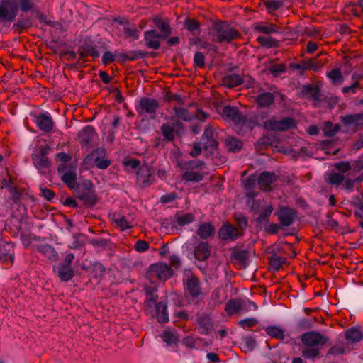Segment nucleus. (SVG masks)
<instances>
[{
  "label": "nucleus",
  "instance_id": "f257e3e1",
  "mask_svg": "<svg viewBox=\"0 0 363 363\" xmlns=\"http://www.w3.org/2000/svg\"><path fill=\"white\" fill-rule=\"evenodd\" d=\"M145 299L144 301L145 313L151 318H157L158 322L165 323L169 321L167 303L165 301L157 302V289L151 286L144 288Z\"/></svg>",
  "mask_w": 363,
  "mask_h": 363
},
{
  "label": "nucleus",
  "instance_id": "f03ea898",
  "mask_svg": "<svg viewBox=\"0 0 363 363\" xmlns=\"http://www.w3.org/2000/svg\"><path fill=\"white\" fill-rule=\"evenodd\" d=\"M23 12L35 9L33 0H19L18 5L16 0L0 1V21L12 22L15 20L18 9Z\"/></svg>",
  "mask_w": 363,
  "mask_h": 363
},
{
  "label": "nucleus",
  "instance_id": "7ed1b4c3",
  "mask_svg": "<svg viewBox=\"0 0 363 363\" xmlns=\"http://www.w3.org/2000/svg\"><path fill=\"white\" fill-rule=\"evenodd\" d=\"M212 40L218 43H230L240 38V33L232 27L228 22L218 21L211 27Z\"/></svg>",
  "mask_w": 363,
  "mask_h": 363
},
{
  "label": "nucleus",
  "instance_id": "20e7f679",
  "mask_svg": "<svg viewBox=\"0 0 363 363\" xmlns=\"http://www.w3.org/2000/svg\"><path fill=\"white\" fill-rule=\"evenodd\" d=\"M184 172L182 178L186 182H199L203 179L205 163L200 160H192L180 164Z\"/></svg>",
  "mask_w": 363,
  "mask_h": 363
},
{
  "label": "nucleus",
  "instance_id": "39448f33",
  "mask_svg": "<svg viewBox=\"0 0 363 363\" xmlns=\"http://www.w3.org/2000/svg\"><path fill=\"white\" fill-rule=\"evenodd\" d=\"M74 192L76 196L87 207H93L99 201L94 184L90 180L81 182L79 185L77 186Z\"/></svg>",
  "mask_w": 363,
  "mask_h": 363
},
{
  "label": "nucleus",
  "instance_id": "423d86ee",
  "mask_svg": "<svg viewBox=\"0 0 363 363\" xmlns=\"http://www.w3.org/2000/svg\"><path fill=\"white\" fill-rule=\"evenodd\" d=\"M184 289L192 301L199 303L203 299L204 294L199 279L193 274H186L184 279Z\"/></svg>",
  "mask_w": 363,
  "mask_h": 363
},
{
  "label": "nucleus",
  "instance_id": "0eeeda50",
  "mask_svg": "<svg viewBox=\"0 0 363 363\" xmlns=\"http://www.w3.org/2000/svg\"><path fill=\"white\" fill-rule=\"evenodd\" d=\"M256 89L255 92L257 95L255 97V101L259 107L269 108L274 104V94L277 92L274 85L265 83L257 85Z\"/></svg>",
  "mask_w": 363,
  "mask_h": 363
},
{
  "label": "nucleus",
  "instance_id": "6e6552de",
  "mask_svg": "<svg viewBox=\"0 0 363 363\" xmlns=\"http://www.w3.org/2000/svg\"><path fill=\"white\" fill-rule=\"evenodd\" d=\"M74 259L73 253H68L65 255L64 260L54 267L55 272L57 274L61 281L67 282L72 279L74 275V269L71 264Z\"/></svg>",
  "mask_w": 363,
  "mask_h": 363
},
{
  "label": "nucleus",
  "instance_id": "1a4fd4ad",
  "mask_svg": "<svg viewBox=\"0 0 363 363\" xmlns=\"http://www.w3.org/2000/svg\"><path fill=\"white\" fill-rule=\"evenodd\" d=\"M296 121L291 117H286L279 121L272 118L264 123V127L266 130L280 132L287 131L296 127Z\"/></svg>",
  "mask_w": 363,
  "mask_h": 363
},
{
  "label": "nucleus",
  "instance_id": "9d476101",
  "mask_svg": "<svg viewBox=\"0 0 363 363\" xmlns=\"http://www.w3.org/2000/svg\"><path fill=\"white\" fill-rule=\"evenodd\" d=\"M136 111L140 116L147 114L152 119L155 118V113L159 108L158 101L153 98L143 97L136 106Z\"/></svg>",
  "mask_w": 363,
  "mask_h": 363
},
{
  "label": "nucleus",
  "instance_id": "9b49d317",
  "mask_svg": "<svg viewBox=\"0 0 363 363\" xmlns=\"http://www.w3.org/2000/svg\"><path fill=\"white\" fill-rule=\"evenodd\" d=\"M301 341L306 347L322 348L328 341V337L316 331H309L303 333L301 337Z\"/></svg>",
  "mask_w": 363,
  "mask_h": 363
},
{
  "label": "nucleus",
  "instance_id": "f8f14e48",
  "mask_svg": "<svg viewBox=\"0 0 363 363\" xmlns=\"http://www.w3.org/2000/svg\"><path fill=\"white\" fill-rule=\"evenodd\" d=\"M275 214L281 228L293 225L297 216L296 211L288 206L280 207Z\"/></svg>",
  "mask_w": 363,
  "mask_h": 363
},
{
  "label": "nucleus",
  "instance_id": "ddd939ff",
  "mask_svg": "<svg viewBox=\"0 0 363 363\" xmlns=\"http://www.w3.org/2000/svg\"><path fill=\"white\" fill-rule=\"evenodd\" d=\"M218 234L220 239L225 241H234L242 235V231L230 223L223 224Z\"/></svg>",
  "mask_w": 363,
  "mask_h": 363
},
{
  "label": "nucleus",
  "instance_id": "4468645a",
  "mask_svg": "<svg viewBox=\"0 0 363 363\" xmlns=\"http://www.w3.org/2000/svg\"><path fill=\"white\" fill-rule=\"evenodd\" d=\"M50 148L47 146L40 147L37 152L32 155V160L35 167L38 170L48 169L50 166V162L47 157Z\"/></svg>",
  "mask_w": 363,
  "mask_h": 363
},
{
  "label": "nucleus",
  "instance_id": "2eb2a0df",
  "mask_svg": "<svg viewBox=\"0 0 363 363\" xmlns=\"http://www.w3.org/2000/svg\"><path fill=\"white\" fill-rule=\"evenodd\" d=\"M34 122L37 127L44 133H50L53 130L55 122L50 113L47 111L36 115Z\"/></svg>",
  "mask_w": 363,
  "mask_h": 363
},
{
  "label": "nucleus",
  "instance_id": "dca6fc26",
  "mask_svg": "<svg viewBox=\"0 0 363 363\" xmlns=\"http://www.w3.org/2000/svg\"><path fill=\"white\" fill-rule=\"evenodd\" d=\"M155 181L152 170L147 166H141L137 172V183L145 188L151 185Z\"/></svg>",
  "mask_w": 363,
  "mask_h": 363
},
{
  "label": "nucleus",
  "instance_id": "f3484780",
  "mask_svg": "<svg viewBox=\"0 0 363 363\" xmlns=\"http://www.w3.org/2000/svg\"><path fill=\"white\" fill-rule=\"evenodd\" d=\"M221 115L225 120L232 121L236 125L242 123L245 121V116L235 106H224Z\"/></svg>",
  "mask_w": 363,
  "mask_h": 363
},
{
  "label": "nucleus",
  "instance_id": "a211bd4d",
  "mask_svg": "<svg viewBox=\"0 0 363 363\" xmlns=\"http://www.w3.org/2000/svg\"><path fill=\"white\" fill-rule=\"evenodd\" d=\"M201 143L206 150L211 152L216 150L218 143L215 138V133L211 125L206 127L204 133L201 138Z\"/></svg>",
  "mask_w": 363,
  "mask_h": 363
},
{
  "label": "nucleus",
  "instance_id": "6ab92c4d",
  "mask_svg": "<svg viewBox=\"0 0 363 363\" xmlns=\"http://www.w3.org/2000/svg\"><path fill=\"white\" fill-rule=\"evenodd\" d=\"M342 124L356 131L359 127L363 126V113L347 114L341 117Z\"/></svg>",
  "mask_w": 363,
  "mask_h": 363
},
{
  "label": "nucleus",
  "instance_id": "aec40b11",
  "mask_svg": "<svg viewBox=\"0 0 363 363\" xmlns=\"http://www.w3.org/2000/svg\"><path fill=\"white\" fill-rule=\"evenodd\" d=\"M105 150L104 148H99L94 150L87 158H91L94 161V165L100 169H107L110 164L111 161L104 158Z\"/></svg>",
  "mask_w": 363,
  "mask_h": 363
},
{
  "label": "nucleus",
  "instance_id": "412c9836",
  "mask_svg": "<svg viewBox=\"0 0 363 363\" xmlns=\"http://www.w3.org/2000/svg\"><path fill=\"white\" fill-rule=\"evenodd\" d=\"M150 272L162 281L168 279L172 274L173 271L166 263H159L152 264L150 267Z\"/></svg>",
  "mask_w": 363,
  "mask_h": 363
},
{
  "label": "nucleus",
  "instance_id": "4be33fe9",
  "mask_svg": "<svg viewBox=\"0 0 363 363\" xmlns=\"http://www.w3.org/2000/svg\"><path fill=\"white\" fill-rule=\"evenodd\" d=\"M197 330L201 335H208L213 328V323L210 315L203 313L197 317Z\"/></svg>",
  "mask_w": 363,
  "mask_h": 363
},
{
  "label": "nucleus",
  "instance_id": "5701e85b",
  "mask_svg": "<svg viewBox=\"0 0 363 363\" xmlns=\"http://www.w3.org/2000/svg\"><path fill=\"white\" fill-rule=\"evenodd\" d=\"M212 247L208 242H199L194 247V257L199 261L207 260L211 255Z\"/></svg>",
  "mask_w": 363,
  "mask_h": 363
},
{
  "label": "nucleus",
  "instance_id": "b1692460",
  "mask_svg": "<svg viewBox=\"0 0 363 363\" xmlns=\"http://www.w3.org/2000/svg\"><path fill=\"white\" fill-rule=\"evenodd\" d=\"M152 21L160 31L159 35L162 39H167L172 33L170 22L168 19L155 16L152 18Z\"/></svg>",
  "mask_w": 363,
  "mask_h": 363
},
{
  "label": "nucleus",
  "instance_id": "393cba45",
  "mask_svg": "<svg viewBox=\"0 0 363 363\" xmlns=\"http://www.w3.org/2000/svg\"><path fill=\"white\" fill-rule=\"evenodd\" d=\"M145 46L153 50H158L160 48V40H163L159 33L153 29L146 30L144 33Z\"/></svg>",
  "mask_w": 363,
  "mask_h": 363
},
{
  "label": "nucleus",
  "instance_id": "a878e982",
  "mask_svg": "<svg viewBox=\"0 0 363 363\" xmlns=\"http://www.w3.org/2000/svg\"><path fill=\"white\" fill-rule=\"evenodd\" d=\"M64 168L60 167L58 172L61 174V180L73 191L80 183L77 182V174L74 170H68L63 172Z\"/></svg>",
  "mask_w": 363,
  "mask_h": 363
},
{
  "label": "nucleus",
  "instance_id": "bb28decb",
  "mask_svg": "<svg viewBox=\"0 0 363 363\" xmlns=\"http://www.w3.org/2000/svg\"><path fill=\"white\" fill-rule=\"evenodd\" d=\"M277 180V176L269 172H263L257 177V184L260 186V189L268 191L272 189V184Z\"/></svg>",
  "mask_w": 363,
  "mask_h": 363
},
{
  "label": "nucleus",
  "instance_id": "cd10ccee",
  "mask_svg": "<svg viewBox=\"0 0 363 363\" xmlns=\"http://www.w3.org/2000/svg\"><path fill=\"white\" fill-rule=\"evenodd\" d=\"M184 28L191 35H200L201 33V23L194 18L186 17L183 23Z\"/></svg>",
  "mask_w": 363,
  "mask_h": 363
},
{
  "label": "nucleus",
  "instance_id": "c85d7f7f",
  "mask_svg": "<svg viewBox=\"0 0 363 363\" xmlns=\"http://www.w3.org/2000/svg\"><path fill=\"white\" fill-rule=\"evenodd\" d=\"M95 135L94 128L91 125H86L79 133L78 138L81 144L86 145L93 141Z\"/></svg>",
  "mask_w": 363,
  "mask_h": 363
},
{
  "label": "nucleus",
  "instance_id": "c756f323",
  "mask_svg": "<svg viewBox=\"0 0 363 363\" xmlns=\"http://www.w3.org/2000/svg\"><path fill=\"white\" fill-rule=\"evenodd\" d=\"M182 125V123L179 121L174 122L173 123V126L168 123H164L160 128L161 133L164 137V140L168 142L173 141L175 138L174 126L177 127Z\"/></svg>",
  "mask_w": 363,
  "mask_h": 363
},
{
  "label": "nucleus",
  "instance_id": "7c9ffc66",
  "mask_svg": "<svg viewBox=\"0 0 363 363\" xmlns=\"http://www.w3.org/2000/svg\"><path fill=\"white\" fill-rule=\"evenodd\" d=\"M223 83L229 88H234L245 83V80L239 74H230L223 78Z\"/></svg>",
  "mask_w": 363,
  "mask_h": 363
},
{
  "label": "nucleus",
  "instance_id": "2f4dec72",
  "mask_svg": "<svg viewBox=\"0 0 363 363\" xmlns=\"http://www.w3.org/2000/svg\"><path fill=\"white\" fill-rule=\"evenodd\" d=\"M4 245L7 250L6 252L0 250V261L4 263L12 264L14 261L13 244L12 242H4Z\"/></svg>",
  "mask_w": 363,
  "mask_h": 363
},
{
  "label": "nucleus",
  "instance_id": "473e14b6",
  "mask_svg": "<svg viewBox=\"0 0 363 363\" xmlns=\"http://www.w3.org/2000/svg\"><path fill=\"white\" fill-rule=\"evenodd\" d=\"M250 258V253L247 250H233L231 253V259L238 262V264L246 267Z\"/></svg>",
  "mask_w": 363,
  "mask_h": 363
},
{
  "label": "nucleus",
  "instance_id": "72a5a7b5",
  "mask_svg": "<svg viewBox=\"0 0 363 363\" xmlns=\"http://www.w3.org/2000/svg\"><path fill=\"white\" fill-rule=\"evenodd\" d=\"M215 233V227L210 223H204L199 225L197 234L202 239H207Z\"/></svg>",
  "mask_w": 363,
  "mask_h": 363
},
{
  "label": "nucleus",
  "instance_id": "f704fd0d",
  "mask_svg": "<svg viewBox=\"0 0 363 363\" xmlns=\"http://www.w3.org/2000/svg\"><path fill=\"white\" fill-rule=\"evenodd\" d=\"M112 220L121 230L130 229L133 227L131 223L128 221L124 216H121L118 213L113 214Z\"/></svg>",
  "mask_w": 363,
  "mask_h": 363
},
{
  "label": "nucleus",
  "instance_id": "c9c22d12",
  "mask_svg": "<svg viewBox=\"0 0 363 363\" xmlns=\"http://www.w3.org/2000/svg\"><path fill=\"white\" fill-rule=\"evenodd\" d=\"M255 29L257 31L265 34H272L279 33V27L275 24L270 23H258Z\"/></svg>",
  "mask_w": 363,
  "mask_h": 363
},
{
  "label": "nucleus",
  "instance_id": "e433bc0d",
  "mask_svg": "<svg viewBox=\"0 0 363 363\" xmlns=\"http://www.w3.org/2000/svg\"><path fill=\"white\" fill-rule=\"evenodd\" d=\"M345 338L352 342H358L363 338L362 332L357 328L352 327L345 331Z\"/></svg>",
  "mask_w": 363,
  "mask_h": 363
},
{
  "label": "nucleus",
  "instance_id": "4c0bfd02",
  "mask_svg": "<svg viewBox=\"0 0 363 363\" xmlns=\"http://www.w3.org/2000/svg\"><path fill=\"white\" fill-rule=\"evenodd\" d=\"M38 250L51 260H57L58 259L57 252L50 245L45 244L39 245Z\"/></svg>",
  "mask_w": 363,
  "mask_h": 363
},
{
  "label": "nucleus",
  "instance_id": "58836bf2",
  "mask_svg": "<svg viewBox=\"0 0 363 363\" xmlns=\"http://www.w3.org/2000/svg\"><path fill=\"white\" fill-rule=\"evenodd\" d=\"M240 345L245 352H250L255 348L257 342L252 336L247 335L242 337Z\"/></svg>",
  "mask_w": 363,
  "mask_h": 363
},
{
  "label": "nucleus",
  "instance_id": "ea45409f",
  "mask_svg": "<svg viewBox=\"0 0 363 363\" xmlns=\"http://www.w3.org/2000/svg\"><path fill=\"white\" fill-rule=\"evenodd\" d=\"M33 26V20L30 17L20 18L16 23L13 25V28L18 33H21L23 29L30 28Z\"/></svg>",
  "mask_w": 363,
  "mask_h": 363
},
{
  "label": "nucleus",
  "instance_id": "a19ab883",
  "mask_svg": "<svg viewBox=\"0 0 363 363\" xmlns=\"http://www.w3.org/2000/svg\"><path fill=\"white\" fill-rule=\"evenodd\" d=\"M303 93L312 98L315 101L320 100V90L318 86H314L313 85L304 86L303 88Z\"/></svg>",
  "mask_w": 363,
  "mask_h": 363
},
{
  "label": "nucleus",
  "instance_id": "79ce46f5",
  "mask_svg": "<svg viewBox=\"0 0 363 363\" xmlns=\"http://www.w3.org/2000/svg\"><path fill=\"white\" fill-rule=\"evenodd\" d=\"M268 259L271 267L276 271L279 270L286 261V257H281L276 253H272Z\"/></svg>",
  "mask_w": 363,
  "mask_h": 363
},
{
  "label": "nucleus",
  "instance_id": "37998d69",
  "mask_svg": "<svg viewBox=\"0 0 363 363\" xmlns=\"http://www.w3.org/2000/svg\"><path fill=\"white\" fill-rule=\"evenodd\" d=\"M265 331L267 334L272 338L284 340L285 337V334L283 329L276 325L267 327L265 328Z\"/></svg>",
  "mask_w": 363,
  "mask_h": 363
},
{
  "label": "nucleus",
  "instance_id": "c03bdc74",
  "mask_svg": "<svg viewBox=\"0 0 363 363\" xmlns=\"http://www.w3.org/2000/svg\"><path fill=\"white\" fill-rule=\"evenodd\" d=\"M327 77L331 80L333 84H341L343 77L340 69H333L327 73Z\"/></svg>",
  "mask_w": 363,
  "mask_h": 363
},
{
  "label": "nucleus",
  "instance_id": "a18cd8bd",
  "mask_svg": "<svg viewBox=\"0 0 363 363\" xmlns=\"http://www.w3.org/2000/svg\"><path fill=\"white\" fill-rule=\"evenodd\" d=\"M174 111L176 117L181 120H183L184 121H190L192 119V116L187 108L174 106Z\"/></svg>",
  "mask_w": 363,
  "mask_h": 363
},
{
  "label": "nucleus",
  "instance_id": "49530a36",
  "mask_svg": "<svg viewBox=\"0 0 363 363\" xmlns=\"http://www.w3.org/2000/svg\"><path fill=\"white\" fill-rule=\"evenodd\" d=\"M320 347H306L302 350V356L304 358L313 359L319 356Z\"/></svg>",
  "mask_w": 363,
  "mask_h": 363
},
{
  "label": "nucleus",
  "instance_id": "de8ad7c7",
  "mask_svg": "<svg viewBox=\"0 0 363 363\" xmlns=\"http://www.w3.org/2000/svg\"><path fill=\"white\" fill-rule=\"evenodd\" d=\"M176 221L180 226H184L192 223L195 217L194 214L191 213H187L182 215H176Z\"/></svg>",
  "mask_w": 363,
  "mask_h": 363
},
{
  "label": "nucleus",
  "instance_id": "09e8293b",
  "mask_svg": "<svg viewBox=\"0 0 363 363\" xmlns=\"http://www.w3.org/2000/svg\"><path fill=\"white\" fill-rule=\"evenodd\" d=\"M340 129V126L338 124H333V123L328 121L325 123L323 128L324 135L325 136L332 137L335 135Z\"/></svg>",
  "mask_w": 363,
  "mask_h": 363
},
{
  "label": "nucleus",
  "instance_id": "8fccbe9b",
  "mask_svg": "<svg viewBox=\"0 0 363 363\" xmlns=\"http://www.w3.org/2000/svg\"><path fill=\"white\" fill-rule=\"evenodd\" d=\"M226 145L230 152H236L242 147V142L235 138H231L226 140Z\"/></svg>",
  "mask_w": 363,
  "mask_h": 363
},
{
  "label": "nucleus",
  "instance_id": "3c124183",
  "mask_svg": "<svg viewBox=\"0 0 363 363\" xmlns=\"http://www.w3.org/2000/svg\"><path fill=\"white\" fill-rule=\"evenodd\" d=\"M225 311L229 314H235L240 312L239 299H231L225 306Z\"/></svg>",
  "mask_w": 363,
  "mask_h": 363
},
{
  "label": "nucleus",
  "instance_id": "603ef678",
  "mask_svg": "<svg viewBox=\"0 0 363 363\" xmlns=\"http://www.w3.org/2000/svg\"><path fill=\"white\" fill-rule=\"evenodd\" d=\"M257 40L260 45L267 48H273L278 45V41L271 36H259Z\"/></svg>",
  "mask_w": 363,
  "mask_h": 363
},
{
  "label": "nucleus",
  "instance_id": "864d4df0",
  "mask_svg": "<svg viewBox=\"0 0 363 363\" xmlns=\"http://www.w3.org/2000/svg\"><path fill=\"white\" fill-rule=\"evenodd\" d=\"M284 4L281 0H266L264 5L269 13H272L280 9Z\"/></svg>",
  "mask_w": 363,
  "mask_h": 363
},
{
  "label": "nucleus",
  "instance_id": "5fc2aeb1",
  "mask_svg": "<svg viewBox=\"0 0 363 363\" xmlns=\"http://www.w3.org/2000/svg\"><path fill=\"white\" fill-rule=\"evenodd\" d=\"M239 301L240 312H248L250 311H255L257 309V306L250 300L239 299Z\"/></svg>",
  "mask_w": 363,
  "mask_h": 363
},
{
  "label": "nucleus",
  "instance_id": "6e6d98bb",
  "mask_svg": "<svg viewBox=\"0 0 363 363\" xmlns=\"http://www.w3.org/2000/svg\"><path fill=\"white\" fill-rule=\"evenodd\" d=\"M164 100L167 102L174 101L180 106L184 104L185 103V99L183 96L177 94H172L171 92L166 93V94L164 96Z\"/></svg>",
  "mask_w": 363,
  "mask_h": 363
},
{
  "label": "nucleus",
  "instance_id": "4d7b16f0",
  "mask_svg": "<svg viewBox=\"0 0 363 363\" xmlns=\"http://www.w3.org/2000/svg\"><path fill=\"white\" fill-rule=\"evenodd\" d=\"M273 211V207L272 205L267 206L264 211L262 212L257 218V221L259 223H268L269 216Z\"/></svg>",
  "mask_w": 363,
  "mask_h": 363
},
{
  "label": "nucleus",
  "instance_id": "13d9d810",
  "mask_svg": "<svg viewBox=\"0 0 363 363\" xmlns=\"http://www.w3.org/2000/svg\"><path fill=\"white\" fill-rule=\"evenodd\" d=\"M128 61H134L138 59H143L147 56V52L141 50H130L128 52Z\"/></svg>",
  "mask_w": 363,
  "mask_h": 363
},
{
  "label": "nucleus",
  "instance_id": "bf43d9fd",
  "mask_svg": "<svg viewBox=\"0 0 363 363\" xmlns=\"http://www.w3.org/2000/svg\"><path fill=\"white\" fill-rule=\"evenodd\" d=\"M124 33L127 37H130L133 40H138L139 38V30H138L135 25L124 27Z\"/></svg>",
  "mask_w": 363,
  "mask_h": 363
},
{
  "label": "nucleus",
  "instance_id": "052dcab7",
  "mask_svg": "<svg viewBox=\"0 0 363 363\" xmlns=\"http://www.w3.org/2000/svg\"><path fill=\"white\" fill-rule=\"evenodd\" d=\"M106 271L105 267L99 263L95 262L93 264L92 274L95 278H100L104 276Z\"/></svg>",
  "mask_w": 363,
  "mask_h": 363
},
{
  "label": "nucleus",
  "instance_id": "680f3d73",
  "mask_svg": "<svg viewBox=\"0 0 363 363\" xmlns=\"http://www.w3.org/2000/svg\"><path fill=\"white\" fill-rule=\"evenodd\" d=\"M345 176L340 173H331L328 177V182L330 184L339 185L343 182Z\"/></svg>",
  "mask_w": 363,
  "mask_h": 363
},
{
  "label": "nucleus",
  "instance_id": "e2e57ef3",
  "mask_svg": "<svg viewBox=\"0 0 363 363\" xmlns=\"http://www.w3.org/2000/svg\"><path fill=\"white\" fill-rule=\"evenodd\" d=\"M269 71L274 76L277 77L286 71V67L283 64L272 65L269 67Z\"/></svg>",
  "mask_w": 363,
  "mask_h": 363
},
{
  "label": "nucleus",
  "instance_id": "0e129e2a",
  "mask_svg": "<svg viewBox=\"0 0 363 363\" xmlns=\"http://www.w3.org/2000/svg\"><path fill=\"white\" fill-rule=\"evenodd\" d=\"M40 195L48 201H52L55 196V193L50 189L46 187H40Z\"/></svg>",
  "mask_w": 363,
  "mask_h": 363
},
{
  "label": "nucleus",
  "instance_id": "69168bd1",
  "mask_svg": "<svg viewBox=\"0 0 363 363\" xmlns=\"http://www.w3.org/2000/svg\"><path fill=\"white\" fill-rule=\"evenodd\" d=\"M194 67L202 68L205 66V57L201 52H196L194 57Z\"/></svg>",
  "mask_w": 363,
  "mask_h": 363
},
{
  "label": "nucleus",
  "instance_id": "338daca9",
  "mask_svg": "<svg viewBox=\"0 0 363 363\" xmlns=\"http://www.w3.org/2000/svg\"><path fill=\"white\" fill-rule=\"evenodd\" d=\"M8 191L9 194L11 196V199L14 203L18 202L22 196V192L14 185L12 187L9 188Z\"/></svg>",
  "mask_w": 363,
  "mask_h": 363
},
{
  "label": "nucleus",
  "instance_id": "774afa93",
  "mask_svg": "<svg viewBox=\"0 0 363 363\" xmlns=\"http://www.w3.org/2000/svg\"><path fill=\"white\" fill-rule=\"evenodd\" d=\"M116 60V51L114 53L106 51L102 56V63L106 66L108 64L113 62Z\"/></svg>",
  "mask_w": 363,
  "mask_h": 363
}]
</instances>
